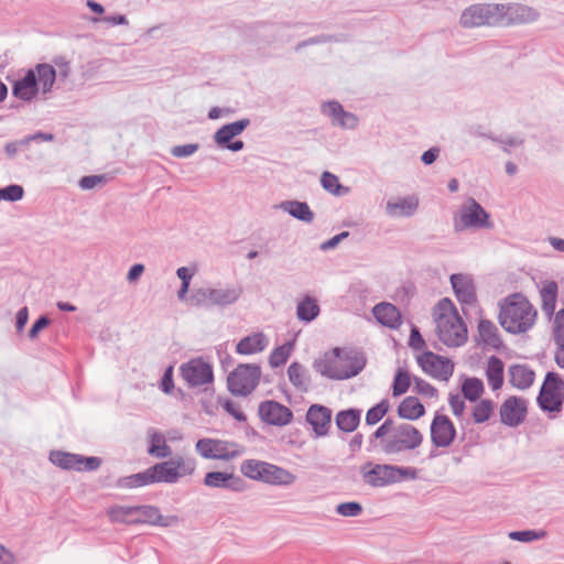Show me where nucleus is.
I'll use <instances>...</instances> for the list:
<instances>
[{
  "instance_id": "obj_1",
  "label": "nucleus",
  "mask_w": 564,
  "mask_h": 564,
  "mask_svg": "<svg viewBox=\"0 0 564 564\" xmlns=\"http://www.w3.org/2000/svg\"><path fill=\"white\" fill-rule=\"evenodd\" d=\"M196 462L191 457L175 456L166 462L155 464L143 473L119 480L120 487H141L155 482L176 484L180 479L193 475Z\"/></svg>"
},
{
  "instance_id": "obj_2",
  "label": "nucleus",
  "mask_w": 564,
  "mask_h": 564,
  "mask_svg": "<svg viewBox=\"0 0 564 564\" xmlns=\"http://www.w3.org/2000/svg\"><path fill=\"white\" fill-rule=\"evenodd\" d=\"M536 319L538 310L523 293L509 294L499 302L498 321L509 334L521 335L530 332Z\"/></svg>"
},
{
  "instance_id": "obj_3",
  "label": "nucleus",
  "mask_w": 564,
  "mask_h": 564,
  "mask_svg": "<svg viewBox=\"0 0 564 564\" xmlns=\"http://www.w3.org/2000/svg\"><path fill=\"white\" fill-rule=\"evenodd\" d=\"M366 366L362 354L348 348L330 349L313 362V368L332 380H346L357 376Z\"/></svg>"
},
{
  "instance_id": "obj_4",
  "label": "nucleus",
  "mask_w": 564,
  "mask_h": 564,
  "mask_svg": "<svg viewBox=\"0 0 564 564\" xmlns=\"http://www.w3.org/2000/svg\"><path fill=\"white\" fill-rule=\"evenodd\" d=\"M435 334L447 347H460L468 338L467 327L452 300H440L432 311Z\"/></svg>"
},
{
  "instance_id": "obj_5",
  "label": "nucleus",
  "mask_w": 564,
  "mask_h": 564,
  "mask_svg": "<svg viewBox=\"0 0 564 564\" xmlns=\"http://www.w3.org/2000/svg\"><path fill=\"white\" fill-rule=\"evenodd\" d=\"M55 83L54 66L39 64L29 69L25 75L18 79L12 88V94L23 101H31L39 93L47 94Z\"/></svg>"
},
{
  "instance_id": "obj_6",
  "label": "nucleus",
  "mask_w": 564,
  "mask_h": 564,
  "mask_svg": "<svg viewBox=\"0 0 564 564\" xmlns=\"http://www.w3.org/2000/svg\"><path fill=\"white\" fill-rule=\"evenodd\" d=\"M359 473L366 485L376 488L417 478V470L413 467L375 464L372 462L364 464Z\"/></svg>"
},
{
  "instance_id": "obj_7",
  "label": "nucleus",
  "mask_w": 564,
  "mask_h": 564,
  "mask_svg": "<svg viewBox=\"0 0 564 564\" xmlns=\"http://www.w3.org/2000/svg\"><path fill=\"white\" fill-rule=\"evenodd\" d=\"M195 451L204 459L228 462L241 456L245 447L232 441L204 437L196 442Z\"/></svg>"
},
{
  "instance_id": "obj_8",
  "label": "nucleus",
  "mask_w": 564,
  "mask_h": 564,
  "mask_svg": "<svg viewBox=\"0 0 564 564\" xmlns=\"http://www.w3.org/2000/svg\"><path fill=\"white\" fill-rule=\"evenodd\" d=\"M564 403V382L554 372H549L541 387L538 404L542 411L555 419L561 413Z\"/></svg>"
},
{
  "instance_id": "obj_9",
  "label": "nucleus",
  "mask_w": 564,
  "mask_h": 564,
  "mask_svg": "<svg viewBox=\"0 0 564 564\" xmlns=\"http://www.w3.org/2000/svg\"><path fill=\"white\" fill-rule=\"evenodd\" d=\"M497 3H474L466 7L459 14L460 28L470 30L482 26H498Z\"/></svg>"
},
{
  "instance_id": "obj_10",
  "label": "nucleus",
  "mask_w": 564,
  "mask_h": 564,
  "mask_svg": "<svg viewBox=\"0 0 564 564\" xmlns=\"http://www.w3.org/2000/svg\"><path fill=\"white\" fill-rule=\"evenodd\" d=\"M261 368L256 364L238 365L228 376V390L240 397L249 395L259 384Z\"/></svg>"
},
{
  "instance_id": "obj_11",
  "label": "nucleus",
  "mask_w": 564,
  "mask_h": 564,
  "mask_svg": "<svg viewBox=\"0 0 564 564\" xmlns=\"http://www.w3.org/2000/svg\"><path fill=\"white\" fill-rule=\"evenodd\" d=\"M454 228L456 231L466 229H490L492 223L490 215L475 200H467L458 210L454 218Z\"/></svg>"
},
{
  "instance_id": "obj_12",
  "label": "nucleus",
  "mask_w": 564,
  "mask_h": 564,
  "mask_svg": "<svg viewBox=\"0 0 564 564\" xmlns=\"http://www.w3.org/2000/svg\"><path fill=\"white\" fill-rule=\"evenodd\" d=\"M498 26L531 24L540 19L538 9L518 2L497 3Z\"/></svg>"
},
{
  "instance_id": "obj_13",
  "label": "nucleus",
  "mask_w": 564,
  "mask_h": 564,
  "mask_svg": "<svg viewBox=\"0 0 564 564\" xmlns=\"http://www.w3.org/2000/svg\"><path fill=\"white\" fill-rule=\"evenodd\" d=\"M423 442L422 433L411 424H401L392 430L384 441L383 451L387 454H398L403 451L417 448Z\"/></svg>"
},
{
  "instance_id": "obj_14",
  "label": "nucleus",
  "mask_w": 564,
  "mask_h": 564,
  "mask_svg": "<svg viewBox=\"0 0 564 564\" xmlns=\"http://www.w3.org/2000/svg\"><path fill=\"white\" fill-rule=\"evenodd\" d=\"M250 124L249 119H240L217 129L213 135L216 147L220 150L239 152L245 148V143L239 137Z\"/></svg>"
},
{
  "instance_id": "obj_15",
  "label": "nucleus",
  "mask_w": 564,
  "mask_h": 564,
  "mask_svg": "<svg viewBox=\"0 0 564 564\" xmlns=\"http://www.w3.org/2000/svg\"><path fill=\"white\" fill-rule=\"evenodd\" d=\"M50 462L62 469L75 471H94L101 465L99 457H86L63 451H52L50 453Z\"/></svg>"
},
{
  "instance_id": "obj_16",
  "label": "nucleus",
  "mask_w": 564,
  "mask_h": 564,
  "mask_svg": "<svg viewBox=\"0 0 564 564\" xmlns=\"http://www.w3.org/2000/svg\"><path fill=\"white\" fill-rule=\"evenodd\" d=\"M416 361L424 373L440 381H448L453 376L454 364L447 357L424 351L416 357Z\"/></svg>"
},
{
  "instance_id": "obj_17",
  "label": "nucleus",
  "mask_w": 564,
  "mask_h": 564,
  "mask_svg": "<svg viewBox=\"0 0 564 564\" xmlns=\"http://www.w3.org/2000/svg\"><path fill=\"white\" fill-rule=\"evenodd\" d=\"M181 376L191 387H199L213 381V368L202 358H194L180 368Z\"/></svg>"
},
{
  "instance_id": "obj_18",
  "label": "nucleus",
  "mask_w": 564,
  "mask_h": 564,
  "mask_svg": "<svg viewBox=\"0 0 564 564\" xmlns=\"http://www.w3.org/2000/svg\"><path fill=\"white\" fill-rule=\"evenodd\" d=\"M321 111L334 127L355 130L359 124L358 117L352 112L346 111L338 101L329 100L323 102Z\"/></svg>"
},
{
  "instance_id": "obj_19",
  "label": "nucleus",
  "mask_w": 564,
  "mask_h": 564,
  "mask_svg": "<svg viewBox=\"0 0 564 564\" xmlns=\"http://www.w3.org/2000/svg\"><path fill=\"white\" fill-rule=\"evenodd\" d=\"M456 437V427L451 419L436 413L431 423V441L436 447H449Z\"/></svg>"
},
{
  "instance_id": "obj_20",
  "label": "nucleus",
  "mask_w": 564,
  "mask_h": 564,
  "mask_svg": "<svg viewBox=\"0 0 564 564\" xmlns=\"http://www.w3.org/2000/svg\"><path fill=\"white\" fill-rule=\"evenodd\" d=\"M181 519L176 514H162L153 506L135 507L134 523H144L162 528H173L178 525Z\"/></svg>"
},
{
  "instance_id": "obj_21",
  "label": "nucleus",
  "mask_w": 564,
  "mask_h": 564,
  "mask_svg": "<svg viewBox=\"0 0 564 564\" xmlns=\"http://www.w3.org/2000/svg\"><path fill=\"white\" fill-rule=\"evenodd\" d=\"M499 414L502 424L510 427L519 426L527 415V401L519 397H509L501 404Z\"/></svg>"
},
{
  "instance_id": "obj_22",
  "label": "nucleus",
  "mask_w": 564,
  "mask_h": 564,
  "mask_svg": "<svg viewBox=\"0 0 564 564\" xmlns=\"http://www.w3.org/2000/svg\"><path fill=\"white\" fill-rule=\"evenodd\" d=\"M260 419L271 425L284 426L288 425L293 417L292 411L276 402V401H264L259 405Z\"/></svg>"
},
{
  "instance_id": "obj_23",
  "label": "nucleus",
  "mask_w": 564,
  "mask_h": 564,
  "mask_svg": "<svg viewBox=\"0 0 564 564\" xmlns=\"http://www.w3.org/2000/svg\"><path fill=\"white\" fill-rule=\"evenodd\" d=\"M420 200L416 195L390 197L386 203V214L391 218H409L415 215Z\"/></svg>"
},
{
  "instance_id": "obj_24",
  "label": "nucleus",
  "mask_w": 564,
  "mask_h": 564,
  "mask_svg": "<svg viewBox=\"0 0 564 564\" xmlns=\"http://www.w3.org/2000/svg\"><path fill=\"white\" fill-rule=\"evenodd\" d=\"M540 306L543 315L551 319L555 313L558 299V284L554 280L545 279L536 284Z\"/></svg>"
},
{
  "instance_id": "obj_25",
  "label": "nucleus",
  "mask_w": 564,
  "mask_h": 564,
  "mask_svg": "<svg viewBox=\"0 0 564 564\" xmlns=\"http://www.w3.org/2000/svg\"><path fill=\"white\" fill-rule=\"evenodd\" d=\"M451 284L456 299L463 305H473L476 302V288L470 275L456 273L451 275Z\"/></svg>"
},
{
  "instance_id": "obj_26",
  "label": "nucleus",
  "mask_w": 564,
  "mask_h": 564,
  "mask_svg": "<svg viewBox=\"0 0 564 564\" xmlns=\"http://www.w3.org/2000/svg\"><path fill=\"white\" fill-rule=\"evenodd\" d=\"M204 485L210 488L229 489L236 492L245 489V484L241 478L232 473L226 471H210L204 477Z\"/></svg>"
},
{
  "instance_id": "obj_27",
  "label": "nucleus",
  "mask_w": 564,
  "mask_h": 564,
  "mask_svg": "<svg viewBox=\"0 0 564 564\" xmlns=\"http://www.w3.org/2000/svg\"><path fill=\"white\" fill-rule=\"evenodd\" d=\"M275 208L304 224H312L315 219V214L306 202L286 199L275 205Z\"/></svg>"
},
{
  "instance_id": "obj_28",
  "label": "nucleus",
  "mask_w": 564,
  "mask_h": 564,
  "mask_svg": "<svg viewBox=\"0 0 564 564\" xmlns=\"http://www.w3.org/2000/svg\"><path fill=\"white\" fill-rule=\"evenodd\" d=\"M269 344V337L264 333L256 332L237 343L236 352L242 356L260 354L268 348Z\"/></svg>"
},
{
  "instance_id": "obj_29",
  "label": "nucleus",
  "mask_w": 564,
  "mask_h": 564,
  "mask_svg": "<svg viewBox=\"0 0 564 564\" xmlns=\"http://www.w3.org/2000/svg\"><path fill=\"white\" fill-rule=\"evenodd\" d=\"M330 410L318 404L312 405L306 414V420L312 425L316 436H324L327 434L330 425Z\"/></svg>"
},
{
  "instance_id": "obj_30",
  "label": "nucleus",
  "mask_w": 564,
  "mask_h": 564,
  "mask_svg": "<svg viewBox=\"0 0 564 564\" xmlns=\"http://www.w3.org/2000/svg\"><path fill=\"white\" fill-rule=\"evenodd\" d=\"M241 288L236 285L210 286L209 296L213 306H229L235 304L241 296Z\"/></svg>"
},
{
  "instance_id": "obj_31",
  "label": "nucleus",
  "mask_w": 564,
  "mask_h": 564,
  "mask_svg": "<svg viewBox=\"0 0 564 564\" xmlns=\"http://www.w3.org/2000/svg\"><path fill=\"white\" fill-rule=\"evenodd\" d=\"M262 471L263 474L260 481L269 485L291 486L296 481V476L293 473L270 463H267V466Z\"/></svg>"
},
{
  "instance_id": "obj_32",
  "label": "nucleus",
  "mask_w": 564,
  "mask_h": 564,
  "mask_svg": "<svg viewBox=\"0 0 564 564\" xmlns=\"http://www.w3.org/2000/svg\"><path fill=\"white\" fill-rule=\"evenodd\" d=\"M372 314L382 326L395 329L401 325V314L391 303L382 302L372 308Z\"/></svg>"
},
{
  "instance_id": "obj_33",
  "label": "nucleus",
  "mask_w": 564,
  "mask_h": 564,
  "mask_svg": "<svg viewBox=\"0 0 564 564\" xmlns=\"http://www.w3.org/2000/svg\"><path fill=\"white\" fill-rule=\"evenodd\" d=\"M321 314V307L316 297L305 294L299 299L295 307V315L300 322L310 324Z\"/></svg>"
},
{
  "instance_id": "obj_34",
  "label": "nucleus",
  "mask_w": 564,
  "mask_h": 564,
  "mask_svg": "<svg viewBox=\"0 0 564 564\" xmlns=\"http://www.w3.org/2000/svg\"><path fill=\"white\" fill-rule=\"evenodd\" d=\"M149 448L148 453L155 458H165L172 454V448L167 445L166 436L154 429L148 431Z\"/></svg>"
},
{
  "instance_id": "obj_35",
  "label": "nucleus",
  "mask_w": 564,
  "mask_h": 564,
  "mask_svg": "<svg viewBox=\"0 0 564 564\" xmlns=\"http://www.w3.org/2000/svg\"><path fill=\"white\" fill-rule=\"evenodd\" d=\"M508 372L510 383L519 390L531 387L535 377L534 371L525 365H513Z\"/></svg>"
},
{
  "instance_id": "obj_36",
  "label": "nucleus",
  "mask_w": 564,
  "mask_h": 564,
  "mask_svg": "<svg viewBox=\"0 0 564 564\" xmlns=\"http://www.w3.org/2000/svg\"><path fill=\"white\" fill-rule=\"evenodd\" d=\"M503 370L505 365L501 359L496 356L489 357L485 373L487 382L494 391L501 389L503 384Z\"/></svg>"
},
{
  "instance_id": "obj_37",
  "label": "nucleus",
  "mask_w": 564,
  "mask_h": 564,
  "mask_svg": "<svg viewBox=\"0 0 564 564\" xmlns=\"http://www.w3.org/2000/svg\"><path fill=\"white\" fill-rule=\"evenodd\" d=\"M424 413V405L415 397H406L398 408L399 416L409 421L419 420Z\"/></svg>"
},
{
  "instance_id": "obj_38",
  "label": "nucleus",
  "mask_w": 564,
  "mask_h": 564,
  "mask_svg": "<svg viewBox=\"0 0 564 564\" xmlns=\"http://www.w3.org/2000/svg\"><path fill=\"white\" fill-rule=\"evenodd\" d=\"M290 382L300 391H307L311 384V376L307 369L299 364L292 362L288 368Z\"/></svg>"
},
{
  "instance_id": "obj_39",
  "label": "nucleus",
  "mask_w": 564,
  "mask_h": 564,
  "mask_svg": "<svg viewBox=\"0 0 564 564\" xmlns=\"http://www.w3.org/2000/svg\"><path fill=\"white\" fill-rule=\"evenodd\" d=\"M478 335L480 340L492 348L501 346V339L497 326L489 319H480L478 323Z\"/></svg>"
},
{
  "instance_id": "obj_40",
  "label": "nucleus",
  "mask_w": 564,
  "mask_h": 564,
  "mask_svg": "<svg viewBox=\"0 0 564 564\" xmlns=\"http://www.w3.org/2000/svg\"><path fill=\"white\" fill-rule=\"evenodd\" d=\"M198 272L196 264H189L185 267H180L176 270V276L181 280V288L177 291V299L183 302L187 300V295L189 294V286L192 279Z\"/></svg>"
},
{
  "instance_id": "obj_41",
  "label": "nucleus",
  "mask_w": 564,
  "mask_h": 564,
  "mask_svg": "<svg viewBox=\"0 0 564 564\" xmlns=\"http://www.w3.org/2000/svg\"><path fill=\"white\" fill-rule=\"evenodd\" d=\"M321 185L329 194L341 197L349 194L350 189L340 184L337 175L330 172H323L321 175Z\"/></svg>"
},
{
  "instance_id": "obj_42",
  "label": "nucleus",
  "mask_w": 564,
  "mask_h": 564,
  "mask_svg": "<svg viewBox=\"0 0 564 564\" xmlns=\"http://www.w3.org/2000/svg\"><path fill=\"white\" fill-rule=\"evenodd\" d=\"M495 403L489 399H481L474 402L471 417L476 424L487 422L494 414Z\"/></svg>"
},
{
  "instance_id": "obj_43",
  "label": "nucleus",
  "mask_w": 564,
  "mask_h": 564,
  "mask_svg": "<svg viewBox=\"0 0 564 564\" xmlns=\"http://www.w3.org/2000/svg\"><path fill=\"white\" fill-rule=\"evenodd\" d=\"M485 392L484 383L475 377L465 378L462 383V393L465 399L470 402L481 400L480 397Z\"/></svg>"
},
{
  "instance_id": "obj_44",
  "label": "nucleus",
  "mask_w": 564,
  "mask_h": 564,
  "mask_svg": "<svg viewBox=\"0 0 564 564\" xmlns=\"http://www.w3.org/2000/svg\"><path fill=\"white\" fill-rule=\"evenodd\" d=\"M294 349V341L285 343L274 348L269 356V364L272 368H278L286 362Z\"/></svg>"
},
{
  "instance_id": "obj_45",
  "label": "nucleus",
  "mask_w": 564,
  "mask_h": 564,
  "mask_svg": "<svg viewBox=\"0 0 564 564\" xmlns=\"http://www.w3.org/2000/svg\"><path fill=\"white\" fill-rule=\"evenodd\" d=\"M267 466V462L257 459H246L240 465V471L243 476L260 481L262 478L263 469Z\"/></svg>"
},
{
  "instance_id": "obj_46",
  "label": "nucleus",
  "mask_w": 564,
  "mask_h": 564,
  "mask_svg": "<svg viewBox=\"0 0 564 564\" xmlns=\"http://www.w3.org/2000/svg\"><path fill=\"white\" fill-rule=\"evenodd\" d=\"M108 516L113 522L134 523L135 507L115 506L108 510Z\"/></svg>"
},
{
  "instance_id": "obj_47",
  "label": "nucleus",
  "mask_w": 564,
  "mask_h": 564,
  "mask_svg": "<svg viewBox=\"0 0 564 564\" xmlns=\"http://www.w3.org/2000/svg\"><path fill=\"white\" fill-rule=\"evenodd\" d=\"M209 292L210 286L196 288L187 295V300H184L183 303L191 306H213Z\"/></svg>"
},
{
  "instance_id": "obj_48",
  "label": "nucleus",
  "mask_w": 564,
  "mask_h": 564,
  "mask_svg": "<svg viewBox=\"0 0 564 564\" xmlns=\"http://www.w3.org/2000/svg\"><path fill=\"white\" fill-rule=\"evenodd\" d=\"M336 423L341 431L351 432L359 423V413L354 410L341 411L336 416Z\"/></svg>"
},
{
  "instance_id": "obj_49",
  "label": "nucleus",
  "mask_w": 564,
  "mask_h": 564,
  "mask_svg": "<svg viewBox=\"0 0 564 564\" xmlns=\"http://www.w3.org/2000/svg\"><path fill=\"white\" fill-rule=\"evenodd\" d=\"M546 536L544 530H523V531H511L508 533V538L512 541L521 543H531L534 541L543 540Z\"/></svg>"
},
{
  "instance_id": "obj_50",
  "label": "nucleus",
  "mask_w": 564,
  "mask_h": 564,
  "mask_svg": "<svg viewBox=\"0 0 564 564\" xmlns=\"http://www.w3.org/2000/svg\"><path fill=\"white\" fill-rule=\"evenodd\" d=\"M411 384V376L408 371L399 369L394 376L393 384H392V394L393 397H399L404 394Z\"/></svg>"
},
{
  "instance_id": "obj_51",
  "label": "nucleus",
  "mask_w": 564,
  "mask_h": 564,
  "mask_svg": "<svg viewBox=\"0 0 564 564\" xmlns=\"http://www.w3.org/2000/svg\"><path fill=\"white\" fill-rule=\"evenodd\" d=\"M389 402L387 400H382L377 405L372 406L370 410H368L366 414V422L369 425L377 424L388 412L389 410Z\"/></svg>"
},
{
  "instance_id": "obj_52",
  "label": "nucleus",
  "mask_w": 564,
  "mask_h": 564,
  "mask_svg": "<svg viewBox=\"0 0 564 564\" xmlns=\"http://www.w3.org/2000/svg\"><path fill=\"white\" fill-rule=\"evenodd\" d=\"M550 321L553 323L552 336L554 343H564V308L554 313Z\"/></svg>"
},
{
  "instance_id": "obj_53",
  "label": "nucleus",
  "mask_w": 564,
  "mask_h": 564,
  "mask_svg": "<svg viewBox=\"0 0 564 564\" xmlns=\"http://www.w3.org/2000/svg\"><path fill=\"white\" fill-rule=\"evenodd\" d=\"M492 142L497 143L505 153H511L513 149L522 147L524 140L520 135H506L492 139Z\"/></svg>"
},
{
  "instance_id": "obj_54",
  "label": "nucleus",
  "mask_w": 564,
  "mask_h": 564,
  "mask_svg": "<svg viewBox=\"0 0 564 564\" xmlns=\"http://www.w3.org/2000/svg\"><path fill=\"white\" fill-rule=\"evenodd\" d=\"M24 196V189L21 185L11 184L3 188H0V202H19Z\"/></svg>"
},
{
  "instance_id": "obj_55",
  "label": "nucleus",
  "mask_w": 564,
  "mask_h": 564,
  "mask_svg": "<svg viewBox=\"0 0 564 564\" xmlns=\"http://www.w3.org/2000/svg\"><path fill=\"white\" fill-rule=\"evenodd\" d=\"M336 512L341 517H358L362 512V507L356 501L343 502L337 505Z\"/></svg>"
},
{
  "instance_id": "obj_56",
  "label": "nucleus",
  "mask_w": 564,
  "mask_h": 564,
  "mask_svg": "<svg viewBox=\"0 0 564 564\" xmlns=\"http://www.w3.org/2000/svg\"><path fill=\"white\" fill-rule=\"evenodd\" d=\"M198 149V143L178 144L171 148V154L177 159H185L194 155Z\"/></svg>"
},
{
  "instance_id": "obj_57",
  "label": "nucleus",
  "mask_w": 564,
  "mask_h": 564,
  "mask_svg": "<svg viewBox=\"0 0 564 564\" xmlns=\"http://www.w3.org/2000/svg\"><path fill=\"white\" fill-rule=\"evenodd\" d=\"M414 391L426 399L437 398V390L423 379H414Z\"/></svg>"
},
{
  "instance_id": "obj_58",
  "label": "nucleus",
  "mask_w": 564,
  "mask_h": 564,
  "mask_svg": "<svg viewBox=\"0 0 564 564\" xmlns=\"http://www.w3.org/2000/svg\"><path fill=\"white\" fill-rule=\"evenodd\" d=\"M464 399V395L460 397L459 394H449L448 404L453 415L457 419L463 417L465 413L466 405Z\"/></svg>"
},
{
  "instance_id": "obj_59",
  "label": "nucleus",
  "mask_w": 564,
  "mask_h": 564,
  "mask_svg": "<svg viewBox=\"0 0 564 564\" xmlns=\"http://www.w3.org/2000/svg\"><path fill=\"white\" fill-rule=\"evenodd\" d=\"M105 182L106 178L102 175H88L80 178L79 187L84 191H89L96 187H101Z\"/></svg>"
},
{
  "instance_id": "obj_60",
  "label": "nucleus",
  "mask_w": 564,
  "mask_h": 564,
  "mask_svg": "<svg viewBox=\"0 0 564 564\" xmlns=\"http://www.w3.org/2000/svg\"><path fill=\"white\" fill-rule=\"evenodd\" d=\"M29 144H30V139H25V138L18 140V141H12L4 145V152L8 155V158H14L19 151L28 148Z\"/></svg>"
},
{
  "instance_id": "obj_61",
  "label": "nucleus",
  "mask_w": 564,
  "mask_h": 564,
  "mask_svg": "<svg viewBox=\"0 0 564 564\" xmlns=\"http://www.w3.org/2000/svg\"><path fill=\"white\" fill-rule=\"evenodd\" d=\"M160 388L166 394H169L173 391L174 382H173V367L172 366H170L165 369L164 375L160 382Z\"/></svg>"
},
{
  "instance_id": "obj_62",
  "label": "nucleus",
  "mask_w": 564,
  "mask_h": 564,
  "mask_svg": "<svg viewBox=\"0 0 564 564\" xmlns=\"http://www.w3.org/2000/svg\"><path fill=\"white\" fill-rule=\"evenodd\" d=\"M349 236L348 231H343L330 239L324 241L319 248L323 251H328L335 249L344 239H346Z\"/></svg>"
},
{
  "instance_id": "obj_63",
  "label": "nucleus",
  "mask_w": 564,
  "mask_h": 564,
  "mask_svg": "<svg viewBox=\"0 0 564 564\" xmlns=\"http://www.w3.org/2000/svg\"><path fill=\"white\" fill-rule=\"evenodd\" d=\"M50 319L46 316L40 317L31 327L29 330V338L31 340H34L37 338L41 330H43L46 326H48Z\"/></svg>"
},
{
  "instance_id": "obj_64",
  "label": "nucleus",
  "mask_w": 564,
  "mask_h": 564,
  "mask_svg": "<svg viewBox=\"0 0 564 564\" xmlns=\"http://www.w3.org/2000/svg\"><path fill=\"white\" fill-rule=\"evenodd\" d=\"M409 346L411 348L417 349V350L424 348V346H425V341H424L420 330L415 326H412V328H411Z\"/></svg>"
}]
</instances>
